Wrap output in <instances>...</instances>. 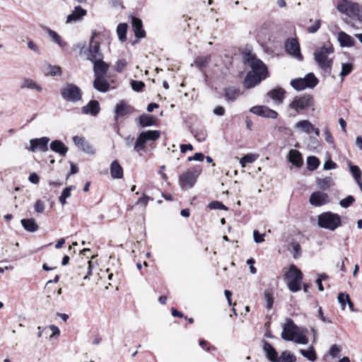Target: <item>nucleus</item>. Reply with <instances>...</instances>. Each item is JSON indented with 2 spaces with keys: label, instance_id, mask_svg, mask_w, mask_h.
Wrapping results in <instances>:
<instances>
[{
  "label": "nucleus",
  "instance_id": "nucleus-29",
  "mask_svg": "<svg viewBox=\"0 0 362 362\" xmlns=\"http://www.w3.org/2000/svg\"><path fill=\"white\" fill-rule=\"evenodd\" d=\"M285 94L286 91L284 88H276L269 90L267 95L276 102L281 103L285 98Z\"/></svg>",
  "mask_w": 362,
  "mask_h": 362
},
{
  "label": "nucleus",
  "instance_id": "nucleus-26",
  "mask_svg": "<svg viewBox=\"0 0 362 362\" xmlns=\"http://www.w3.org/2000/svg\"><path fill=\"white\" fill-rule=\"evenodd\" d=\"M93 87L99 92L106 93L110 89V84L105 77H95Z\"/></svg>",
  "mask_w": 362,
  "mask_h": 362
},
{
  "label": "nucleus",
  "instance_id": "nucleus-7",
  "mask_svg": "<svg viewBox=\"0 0 362 362\" xmlns=\"http://www.w3.org/2000/svg\"><path fill=\"white\" fill-rule=\"evenodd\" d=\"M318 83V78L311 72L307 74L303 78L292 79L290 84L296 90L301 91L307 88H313Z\"/></svg>",
  "mask_w": 362,
  "mask_h": 362
},
{
  "label": "nucleus",
  "instance_id": "nucleus-43",
  "mask_svg": "<svg viewBox=\"0 0 362 362\" xmlns=\"http://www.w3.org/2000/svg\"><path fill=\"white\" fill-rule=\"evenodd\" d=\"M350 173L354 177L356 182H359L361 180L362 172L357 165H349Z\"/></svg>",
  "mask_w": 362,
  "mask_h": 362
},
{
  "label": "nucleus",
  "instance_id": "nucleus-42",
  "mask_svg": "<svg viewBox=\"0 0 362 362\" xmlns=\"http://www.w3.org/2000/svg\"><path fill=\"white\" fill-rule=\"evenodd\" d=\"M73 189H75V187L71 185L64 188L62 192V194L59 197V200L62 205H64L66 203V200L71 196V192Z\"/></svg>",
  "mask_w": 362,
  "mask_h": 362
},
{
  "label": "nucleus",
  "instance_id": "nucleus-36",
  "mask_svg": "<svg viewBox=\"0 0 362 362\" xmlns=\"http://www.w3.org/2000/svg\"><path fill=\"white\" fill-rule=\"evenodd\" d=\"M286 52L288 54L297 59L299 61H303V57L300 52V47H284Z\"/></svg>",
  "mask_w": 362,
  "mask_h": 362
},
{
  "label": "nucleus",
  "instance_id": "nucleus-54",
  "mask_svg": "<svg viewBox=\"0 0 362 362\" xmlns=\"http://www.w3.org/2000/svg\"><path fill=\"white\" fill-rule=\"evenodd\" d=\"M255 160V156L252 154H247L240 158V163L243 167L245 166L246 163H252Z\"/></svg>",
  "mask_w": 362,
  "mask_h": 362
},
{
  "label": "nucleus",
  "instance_id": "nucleus-41",
  "mask_svg": "<svg viewBox=\"0 0 362 362\" xmlns=\"http://www.w3.org/2000/svg\"><path fill=\"white\" fill-rule=\"evenodd\" d=\"M320 165L319 159L315 156H308L307 158V168L309 170L313 171L316 170Z\"/></svg>",
  "mask_w": 362,
  "mask_h": 362
},
{
  "label": "nucleus",
  "instance_id": "nucleus-45",
  "mask_svg": "<svg viewBox=\"0 0 362 362\" xmlns=\"http://www.w3.org/2000/svg\"><path fill=\"white\" fill-rule=\"evenodd\" d=\"M209 60V56L197 57L194 60V63L199 69H202L206 66Z\"/></svg>",
  "mask_w": 362,
  "mask_h": 362
},
{
  "label": "nucleus",
  "instance_id": "nucleus-22",
  "mask_svg": "<svg viewBox=\"0 0 362 362\" xmlns=\"http://www.w3.org/2000/svg\"><path fill=\"white\" fill-rule=\"evenodd\" d=\"M100 110L99 103L95 100H91L86 105L81 107V112L95 117L98 115Z\"/></svg>",
  "mask_w": 362,
  "mask_h": 362
},
{
  "label": "nucleus",
  "instance_id": "nucleus-49",
  "mask_svg": "<svg viewBox=\"0 0 362 362\" xmlns=\"http://www.w3.org/2000/svg\"><path fill=\"white\" fill-rule=\"evenodd\" d=\"M130 84L132 88L136 92L142 91L145 87V83L141 81L132 80Z\"/></svg>",
  "mask_w": 362,
  "mask_h": 362
},
{
  "label": "nucleus",
  "instance_id": "nucleus-6",
  "mask_svg": "<svg viewBox=\"0 0 362 362\" xmlns=\"http://www.w3.org/2000/svg\"><path fill=\"white\" fill-rule=\"evenodd\" d=\"M160 136V131L159 130H147L141 132L137 136L134 145V150L136 153H140L146 148V145L149 141H154Z\"/></svg>",
  "mask_w": 362,
  "mask_h": 362
},
{
  "label": "nucleus",
  "instance_id": "nucleus-32",
  "mask_svg": "<svg viewBox=\"0 0 362 362\" xmlns=\"http://www.w3.org/2000/svg\"><path fill=\"white\" fill-rule=\"evenodd\" d=\"M110 174L114 179L123 177V168L117 160L112 161L110 165Z\"/></svg>",
  "mask_w": 362,
  "mask_h": 362
},
{
  "label": "nucleus",
  "instance_id": "nucleus-63",
  "mask_svg": "<svg viewBox=\"0 0 362 362\" xmlns=\"http://www.w3.org/2000/svg\"><path fill=\"white\" fill-rule=\"evenodd\" d=\"M284 45H300L298 40L296 37H288L285 40Z\"/></svg>",
  "mask_w": 362,
  "mask_h": 362
},
{
  "label": "nucleus",
  "instance_id": "nucleus-9",
  "mask_svg": "<svg viewBox=\"0 0 362 362\" xmlns=\"http://www.w3.org/2000/svg\"><path fill=\"white\" fill-rule=\"evenodd\" d=\"M200 167H194L187 170L185 173L180 176L179 182L181 188H191L197 182V179L201 173Z\"/></svg>",
  "mask_w": 362,
  "mask_h": 362
},
{
  "label": "nucleus",
  "instance_id": "nucleus-11",
  "mask_svg": "<svg viewBox=\"0 0 362 362\" xmlns=\"http://www.w3.org/2000/svg\"><path fill=\"white\" fill-rule=\"evenodd\" d=\"M110 33L104 30L101 32H93L89 45H110Z\"/></svg>",
  "mask_w": 362,
  "mask_h": 362
},
{
  "label": "nucleus",
  "instance_id": "nucleus-16",
  "mask_svg": "<svg viewBox=\"0 0 362 362\" xmlns=\"http://www.w3.org/2000/svg\"><path fill=\"white\" fill-rule=\"evenodd\" d=\"M309 202L314 206H321L329 203V199L327 194L317 191L311 194Z\"/></svg>",
  "mask_w": 362,
  "mask_h": 362
},
{
  "label": "nucleus",
  "instance_id": "nucleus-14",
  "mask_svg": "<svg viewBox=\"0 0 362 362\" xmlns=\"http://www.w3.org/2000/svg\"><path fill=\"white\" fill-rule=\"evenodd\" d=\"M100 48V47H82L81 54L83 52L88 60L95 63L103 59V54Z\"/></svg>",
  "mask_w": 362,
  "mask_h": 362
},
{
  "label": "nucleus",
  "instance_id": "nucleus-3",
  "mask_svg": "<svg viewBox=\"0 0 362 362\" xmlns=\"http://www.w3.org/2000/svg\"><path fill=\"white\" fill-rule=\"evenodd\" d=\"M243 59L244 63L248 64L251 68V71L247 73L269 76L267 66L250 51H245L243 54Z\"/></svg>",
  "mask_w": 362,
  "mask_h": 362
},
{
  "label": "nucleus",
  "instance_id": "nucleus-2",
  "mask_svg": "<svg viewBox=\"0 0 362 362\" xmlns=\"http://www.w3.org/2000/svg\"><path fill=\"white\" fill-rule=\"evenodd\" d=\"M334 52V47H320L314 52V59L319 68L329 74H331L333 64V58L329 56Z\"/></svg>",
  "mask_w": 362,
  "mask_h": 362
},
{
  "label": "nucleus",
  "instance_id": "nucleus-48",
  "mask_svg": "<svg viewBox=\"0 0 362 362\" xmlns=\"http://www.w3.org/2000/svg\"><path fill=\"white\" fill-rule=\"evenodd\" d=\"M337 299L338 302L341 304V308L344 310L346 304L350 300V297L348 294L341 292L338 294Z\"/></svg>",
  "mask_w": 362,
  "mask_h": 362
},
{
  "label": "nucleus",
  "instance_id": "nucleus-24",
  "mask_svg": "<svg viewBox=\"0 0 362 362\" xmlns=\"http://www.w3.org/2000/svg\"><path fill=\"white\" fill-rule=\"evenodd\" d=\"M87 13L86 10L83 9L81 6H77L71 14L67 16L66 23L76 22L81 20Z\"/></svg>",
  "mask_w": 362,
  "mask_h": 362
},
{
  "label": "nucleus",
  "instance_id": "nucleus-19",
  "mask_svg": "<svg viewBox=\"0 0 362 362\" xmlns=\"http://www.w3.org/2000/svg\"><path fill=\"white\" fill-rule=\"evenodd\" d=\"M132 29L134 30L136 40L133 42V45L138 42V40L144 37L146 32L143 29V23L141 19L134 17L132 20Z\"/></svg>",
  "mask_w": 362,
  "mask_h": 362
},
{
  "label": "nucleus",
  "instance_id": "nucleus-51",
  "mask_svg": "<svg viewBox=\"0 0 362 362\" xmlns=\"http://www.w3.org/2000/svg\"><path fill=\"white\" fill-rule=\"evenodd\" d=\"M210 209H220L227 211L228 208L222 203L218 201H213L208 205Z\"/></svg>",
  "mask_w": 362,
  "mask_h": 362
},
{
  "label": "nucleus",
  "instance_id": "nucleus-20",
  "mask_svg": "<svg viewBox=\"0 0 362 362\" xmlns=\"http://www.w3.org/2000/svg\"><path fill=\"white\" fill-rule=\"evenodd\" d=\"M262 344V349L267 359L272 362H277L279 357L276 350L266 340H263Z\"/></svg>",
  "mask_w": 362,
  "mask_h": 362
},
{
  "label": "nucleus",
  "instance_id": "nucleus-44",
  "mask_svg": "<svg viewBox=\"0 0 362 362\" xmlns=\"http://www.w3.org/2000/svg\"><path fill=\"white\" fill-rule=\"evenodd\" d=\"M45 30L47 31L49 37L52 40L53 42L58 44L59 45H63L62 44V38L60 35H59L55 31L49 28H46Z\"/></svg>",
  "mask_w": 362,
  "mask_h": 362
},
{
  "label": "nucleus",
  "instance_id": "nucleus-31",
  "mask_svg": "<svg viewBox=\"0 0 362 362\" xmlns=\"http://www.w3.org/2000/svg\"><path fill=\"white\" fill-rule=\"evenodd\" d=\"M138 120L140 127H147L156 124V117L150 115L143 114L139 117Z\"/></svg>",
  "mask_w": 362,
  "mask_h": 362
},
{
  "label": "nucleus",
  "instance_id": "nucleus-64",
  "mask_svg": "<svg viewBox=\"0 0 362 362\" xmlns=\"http://www.w3.org/2000/svg\"><path fill=\"white\" fill-rule=\"evenodd\" d=\"M337 166V164L332 160H328L324 163V169L326 170L335 169Z\"/></svg>",
  "mask_w": 362,
  "mask_h": 362
},
{
  "label": "nucleus",
  "instance_id": "nucleus-50",
  "mask_svg": "<svg viewBox=\"0 0 362 362\" xmlns=\"http://www.w3.org/2000/svg\"><path fill=\"white\" fill-rule=\"evenodd\" d=\"M264 299L267 303V308L269 310L272 309L274 303V298L272 292H270L268 290H266L264 291Z\"/></svg>",
  "mask_w": 362,
  "mask_h": 362
},
{
  "label": "nucleus",
  "instance_id": "nucleus-21",
  "mask_svg": "<svg viewBox=\"0 0 362 362\" xmlns=\"http://www.w3.org/2000/svg\"><path fill=\"white\" fill-rule=\"evenodd\" d=\"M132 112V107L126 104L124 101H120L115 106V121L117 122L119 117L126 116L131 114Z\"/></svg>",
  "mask_w": 362,
  "mask_h": 362
},
{
  "label": "nucleus",
  "instance_id": "nucleus-35",
  "mask_svg": "<svg viewBox=\"0 0 362 362\" xmlns=\"http://www.w3.org/2000/svg\"><path fill=\"white\" fill-rule=\"evenodd\" d=\"M296 127L300 129L301 131L307 134H310L314 129L313 124L307 119L300 120L297 122L296 124Z\"/></svg>",
  "mask_w": 362,
  "mask_h": 362
},
{
  "label": "nucleus",
  "instance_id": "nucleus-8",
  "mask_svg": "<svg viewBox=\"0 0 362 362\" xmlns=\"http://www.w3.org/2000/svg\"><path fill=\"white\" fill-rule=\"evenodd\" d=\"M62 98L71 103H77L82 99L81 89L74 83H67L61 89Z\"/></svg>",
  "mask_w": 362,
  "mask_h": 362
},
{
  "label": "nucleus",
  "instance_id": "nucleus-18",
  "mask_svg": "<svg viewBox=\"0 0 362 362\" xmlns=\"http://www.w3.org/2000/svg\"><path fill=\"white\" fill-rule=\"evenodd\" d=\"M267 76H260L259 74H253L247 73L244 79V86L246 89H250L257 86L260 82L267 78Z\"/></svg>",
  "mask_w": 362,
  "mask_h": 362
},
{
  "label": "nucleus",
  "instance_id": "nucleus-34",
  "mask_svg": "<svg viewBox=\"0 0 362 362\" xmlns=\"http://www.w3.org/2000/svg\"><path fill=\"white\" fill-rule=\"evenodd\" d=\"M21 223L24 229L28 232H35L38 230V225L33 218H23Z\"/></svg>",
  "mask_w": 362,
  "mask_h": 362
},
{
  "label": "nucleus",
  "instance_id": "nucleus-5",
  "mask_svg": "<svg viewBox=\"0 0 362 362\" xmlns=\"http://www.w3.org/2000/svg\"><path fill=\"white\" fill-rule=\"evenodd\" d=\"M317 224L320 228L333 231L341 226V216L331 211L323 212L317 216Z\"/></svg>",
  "mask_w": 362,
  "mask_h": 362
},
{
  "label": "nucleus",
  "instance_id": "nucleus-1",
  "mask_svg": "<svg viewBox=\"0 0 362 362\" xmlns=\"http://www.w3.org/2000/svg\"><path fill=\"white\" fill-rule=\"evenodd\" d=\"M315 103V99L312 95L303 93L293 97L288 107L293 110V115H296L303 114L310 110L313 111Z\"/></svg>",
  "mask_w": 362,
  "mask_h": 362
},
{
  "label": "nucleus",
  "instance_id": "nucleus-27",
  "mask_svg": "<svg viewBox=\"0 0 362 362\" xmlns=\"http://www.w3.org/2000/svg\"><path fill=\"white\" fill-rule=\"evenodd\" d=\"M20 88L21 89L35 90L37 92H41L42 90V88L40 85L29 78H23L22 79Z\"/></svg>",
  "mask_w": 362,
  "mask_h": 362
},
{
  "label": "nucleus",
  "instance_id": "nucleus-30",
  "mask_svg": "<svg viewBox=\"0 0 362 362\" xmlns=\"http://www.w3.org/2000/svg\"><path fill=\"white\" fill-rule=\"evenodd\" d=\"M240 95V89L234 86H228L224 88V97L228 102H234Z\"/></svg>",
  "mask_w": 362,
  "mask_h": 362
},
{
  "label": "nucleus",
  "instance_id": "nucleus-47",
  "mask_svg": "<svg viewBox=\"0 0 362 362\" xmlns=\"http://www.w3.org/2000/svg\"><path fill=\"white\" fill-rule=\"evenodd\" d=\"M353 70V64L351 63H343L341 66V71L340 72V76L341 78L349 75Z\"/></svg>",
  "mask_w": 362,
  "mask_h": 362
},
{
  "label": "nucleus",
  "instance_id": "nucleus-12",
  "mask_svg": "<svg viewBox=\"0 0 362 362\" xmlns=\"http://www.w3.org/2000/svg\"><path fill=\"white\" fill-rule=\"evenodd\" d=\"M298 327L291 319H287L286 324L283 327L281 338L288 341L294 340V337L297 334Z\"/></svg>",
  "mask_w": 362,
  "mask_h": 362
},
{
  "label": "nucleus",
  "instance_id": "nucleus-60",
  "mask_svg": "<svg viewBox=\"0 0 362 362\" xmlns=\"http://www.w3.org/2000/svg\"><path fill=\"white\" fill-rule=\"evenodd\" d=\"M296 337L294 338V340H293L296 343L300 344H308V338L305 335H303V334L297 335L296 334Z\"/></svg>",
  "mask_w": 362,
  "mask_h": 362
},
{
  "label": "nucleus",
  "instance_id": "nucleus-58",
  "mask_svg": "<svg viewBox=\"0 0 362 362\" xmlns=\"http://www.w3.org/2000/svg\"><path fill=\"white\" fill-rule=\"evenodd\" d=\"M340 351L341 349L337 345L334 344L331 346L329 353L332 358H337L339 356Z\"/></svg>",
  "mask_w": 362,
  "mask_h": 362
},
{
  "label": "nucleus",
  "instance_id": "nucleus-52",
  "mask_svg": "<svg viewBox=\"0 0 362 362\" xmlns=\"http://www.w3.org/2000/svg\"><path fill=\"white\" fill-rule=\"evenodd\" d=\"M355 201L354 197L352 195H349L346 198L341 199L339 202V204L343 208H348Z\"/></svg>",
  "mask_w": 362,
  "mask_h": 362
},
{
  "label": "nucleus",
  "instance_id": "nucleus-46",
  "mask_svg": "<svg viewBox=\"0 0 362 362\" xmlns=\"http://www.w3.org/2000/svg\"><path fill=\"white\" fill-rule=\"evenodd\" d=\"M331 181V177H327L323 179H318L317 184L320 189L325 190L329 187Z\"/></svg>",
  "mask_w": 362,
  "mask_h": 362
},
{
  "label": "nucleus",
  "instance_id": "nucleus-40",
  "mask_svg": "<svg viewBox=\"0 0 362 362\" xmlns=\"http://www.w3.org/2000/svg\"><path fill=\"white\" fill-rule=\"evenodd\" d=\"M296 357L288 351H283L277 362H296Z\"/></svg>",
  "mask_w": 362,
  "mask_h": 362
},
{
  "label": "nucleus",
  "instance_id": "nucleus-62",
  "mask_svg": "<svg viewBox=\"0 0 362 362\" xmlns=\"http://www.w3.org/2000/svg\"><path fill=\"white\" fill-rule=\"evenodd\" d=\"M204 159V155L202 153H196L194 156L188 158L189 161H202Z\"/></svg>",
  "mask_w": 362,
  "mask_h": 362
},
{
  "label": "nucleus",
  "instance_id": "nucleus-53",
  "mask_svg": "<svg viewBox=\"0 0 362 362\" xmlns=\"http://www.w3.org/2000/svg\"><path fill=\"white\" fill-rule=\"evenodd\" d=\"M194 136L199 142L204 141L207 137V133L205 130H196L194 132Z\"/></svg>",
  "mask_w": 362,
  "mask_h": 362
},
{
  "label": "nucleus",
  "instance_id": "nucleus-25",
  "mask_svg": "<svg viewBox=\"0 0 362 362\" xmlns=\"http://www.w3.org/2000/svg\"><path fill=\"white\" fill-rule=\"evenodd\" d=\"M288 160L290 163H291L297 168L301 167L303 163L301 153L295 149H291L289 151L288 155Z\"/></svg>",
  "mask_w": 362,
  "mask_h": 362
},
{
  "label": "nucleus",
  "instance_id": "nucleus-38",
  "mask_svg": "<svg viewBox=\"0 0 362 362\" xmlns=\"http://www.w3.org/2000/svg\"><path fill=\"white\" fill-rule=\"evenodd\" d=\"M128 25L127 23H119L117 27V34L120 42L122 43L127 39V32Z\"/></svg>",
  "mask_w": 362,
  "mask_h": 362
},
{
  "label": "nucleus",
  "instance_id": "nucleus-15",
  "mask_svg": "<svg viewBox=\"0 0 362 362\" xmlns=\"http://www.w3.org/2000/svg\"><path fill=\"white\" fill-rule=\"evenodd\" d=\"M49 138L43 136L39 139H32L30 140V148L29 150L32 152H35L39 150L42 152H46L48 151V143Z\"/></svg>",
  "mask_w": 362,
  "mask_h": 362
},
{
  "label": "nucleus",
  "instance_id": "nucleus-59",
  "mask_svg": "<svg viewBox=\"0 0 362 362\" xmlns=\"http://www.w3.org/2000/svg\"><path fill=\"white\" fill-rule=\"evenodd\" d=\"M127 62L125 59H122L117 60L116 62V70L117 72H122L127 66Z\"/></svg>",
  "mask_w": 362,
  "mask_h": 362
},
{
  "label": "nucleus",
  "instance_id": "nucleus-28",
  "mask_svg": "<svg viewBox=\"0 0 362 362\" xmlns=\"http://www.w3.org/2000/svg\"><path fill=\"white\" fill-rule=\"evenodd\" d=\"M50 149L62 156H65L68 151V148L60 140L52 141L50 144Z\"/></svg>",
  "mask_w": 362,
  "mask_h": 362
},
{
  "label": "nucleus",
  "instance_id": "nucleus-39",
  "mask_svg": "<svg viewBox=\"0 0 362 362\" xmlns=\"http://www.w3.org/2000/svg\"><path fill=\"white\" fill-rule=\"evenodd\" d=\"M300 353L310 361H315L317 359V354L313 346L308 350L300 349Z\"/></svg>",
  "mask_w": 362,
  "mask_h": 362
},
{
  "label": "nucleus",
  "instance_id": "nucleus-61",
  "mask_svg": "<svg viewBox=\"0 0 362 362\" xmlns=\"http://www.w3.org/2000/svg\"><path fill=\"white\" fill-rule=\"evenodd\" d=\"M264 233H259L258 230H254L253 232V237H254V240L255 243H262L264 239Z\"/></svg>",
  "mask_w": 362,
  "mask_h": 362
},
{
  "label": "nucleus",
  "instance_id": "nucleus-10",
  "mask_svg": "<svg viewBox=\"0 0 362 362\" xmlns=\"http://www.w3.org/2000/svg\"><path fill=\"white\" fill-rule=\"evenodd\" d=\"M339 12L346 14L352 18H360L359 5L348 0H341L337 5Z\"/></svg>",
  "mask_w": 362,
  "mask_h": 362
},
{
  "label": "nucleus",
  "instance_id": "nucleus-17",
  "mask_svg": "<svg viewBox=\"0 0 362 362\" xmlns=\"http://www.w3.org/2000/svg\"><path fill=\"white\" fill-rule=\"evenodd\" d=\"M73 142L78 147V148L83 152L88 154H94L95 151L89 142L86 140L83 136H74L73 137Z\"/></svg>",
  "mask_w": 362,
  "mask_h": 362
},
{
  "label": "nucleus",
  "instance_id": "nucleus-33",
  "mask_svg": "<svg viewBox=\"0 0 362 362\" xmlns=\"http://www.w3.org/2000/svg\"><path fill=\"white\" fill-rule=\"evenodd\" d=\"M338 42L339 45H354L355 40L344 31L338 33Z\"/></svg>",
  "mask_w": 362,
  "mask_h": 362
},
{
  "label": "nucleus",
  "instance_id": "nucleus-55",
  "mask_svg": "<svg viewBox=\"0 0 362 362\" xmlns=\"http://www.w3.org/2000/svg\"><path fill=\"white\" fill-rule=\"evenodd\" d=\"M323 131H324V134H325V141L328 144L334 146V138H333L329 129H328V127H325Z\"/></svg>",
  "mask_w": 362,
  "mask_h": 362
},
{
  "label": "nucleus",
  "instance_id": "nucleus-23",
  "mask_svg": "<svg viewBox=\"0 0 362 362\" xmlns=\"http://www.w3.org/2000/svg\"><path fill=\"white\" fill-rule=\"evenodd\" d=\"M108 69V64L103 61V59L93 63L94 76L105 77L107 73Z\"/></svg>",
  "mask_w": 362,
  "mask_h": 362
},
{
  "label": "nucleus",
  "instance_id": "nucleus-57",
  "mask_svg": "<svg viewBox=\"0 0 362 362\" xmlns=\"http://www.w3.org/2000/svg\"><path fill=\"white\" fill-rule=\"evenodd\" d=\"M149 200H153V199H151L150 197L144 194L143 196L137 200V202H136V204L141 205L144 207H146L147 206Z\"/></svg>",
  "mask_w": 362,
  "mask_h": 362
},
{
  "label": "nucleus",
  "instance_id": "nucleus-56",
  "mask_svg": "<svg viewBox=\"0 0 362 362\" xmlns=\"http://www.w3.org/2000/svg\"><path fill=\"white\" fill-rule=\"evenodd\" d=\"M45 203L42 200L38 199L35 202V203L34 204V209L37 213H39V214L43 213L45 211Z\"/></svg>",
  "mask_w": 362,
  "mask_h": 362
},
{
  "label": "nucleus",
  "instance_id": "nucleus-13",
  "mask_svg": "<svg viewBox=\"0 0 362 362\" xmlns=\"http://www.w3.org/2000/svg\"><path fill=\"white\" fill-rule=\"evenodd\" d=\"M250 112L266 118L276 119L278 117V112L265 105H257L250 108Z\"/></svg>",
  "mask_w": 362,
  "mask_h": 362
},
{
  "label": "nucleus",
  "instance_id": "nucleus-37",
  "mask_svg": "<svg viewBox=\"0 0 362 362\" xmlns=\"http://www.w3.org/2000/svg\"><path fill=\"white\" fill-rule=\"evenodd\" d=\"M45 76H61L62 75V69L59 66L48 64L45 68Z\"/></svg>",
  "mask_w": 362,
  "mask_h": 362
},
{
  "label": "nucleus",
  "instance_id": "nucleus-4",
  "mask_svg": "<svg viewBox=\"0 0 362 362\" xmlns=\"http://www.w3.org/2000/svg\"><path fill=\"white\" fill-rule=\"evenodd\" d=\"M284 277L287 280V286L291 292L296 293L301 289L303 274L295 264L290 265Z\"/></svg>",
  "mask_w": 362,
  "mask_h": 362
}]
</instances>
